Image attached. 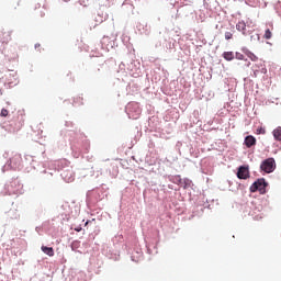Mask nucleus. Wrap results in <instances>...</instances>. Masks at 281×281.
I'll return each mask as SVG.
<instances>
[{
	"label": "nucleus",
	"instance_id": "nucleus-5",
	"mask_svg": "<svg viewBox=\"0 0 281 281\" xmlns=\"http://www.w3.org/2000/svg\"><path fill=\"white\" fill-rule=\"evenodd\" d=\"M236 30L237 32H241L244 36H247V24L245 23V21H239L236 24Z\"/></svg>",
	"mask_w": 281,
	"mask_h": 281
},
{
	"label": "nucleus",
	"instance_id": "nucleus-17",
	"mask_svg": "<svg viewBox=\"0 0 281 281\" xmlns=\"http://www.w3.org/2000/svg\"><path fill=\"white\" fill-rule=\"evenodd\" d=\"M21 128H23V123L19 122L14 128H13V133H15V131H21Z\"/></svg>",
	"mask_w": 281,
	"mask_h": 281
},
{
	"label": "nucleus",
	"instance_id": "nucleus-9",
	"mask_svg": "<svg viewBox=\"0 0 281 281\" xmlns=\"http://www.w3.org/2000/svg\"><path fill=\"white\" fill-rule=\"evenodd\" d=\"M272 135L277 142H281V126L273 130Z\"/></svg>",
	"mask_w": 281,
	"mask_h": 281
},
{
	"label": "nucleus",
	"instance_id": "nucleus-21",
	"mask_svg": "<svg viewBox=\"0 0 281 281\" xmlns=\"http://www.w3.org/2000/svg\"><path fill=\"white\" fill-rule=\"evenodd\" d=\"M82 231V228H76V232H81Z\"/></svg>",
	"mask_w": 281,
	"mask_h": 281
},
{
	"label": "nucleus",
	"instance_id": "nucleus-18",
	"mask_svg": "<svg viewBox=\"0 0 281 281\" xmlns=\"http://www.w3.org/2000/svg\"><path fill=\"white\" fill-rule=\"evenodd\" d=\"M71 247L72 249H78V247H80V240L72 241Z\"/></svg>",
	"mask_w": 281,
	"mask_h": 281
},
{
	"label": "nucleus",
	"instance_id": "nucleus-15",
	"mask_svg": "<svg viewBox=\"0 0 281 281\" xmlns=\"http://www.w3.org/2000/svg\"><path fill=\"white\" fill-rule=\"evenodd\" d=\"M10 115V111L8 109H2L0 112V117H8Z\"/></svg>",
	"mask_w": 281,
	"mask_h": 281
},
{
	"label": "nucleus",
	"instance_id": "nucleus-22",
	"mask_svg": "<svg viewBox=\"0 0 281 281\" xmlns=\"http://www.w3.org/2000/svg\"><path fill=\"white\" fill-rule=\"evenodd\" d=\"M41 16H45V12L41 13Z\"/></svg>",
	"mask_w": 281,
	"mask_h": 281
},
{
	"label": "nucleus",
	"instance_id": "nucleus-2",
	"mask_svg": "<svg viewBox=\"0 0 281 281\" xmlns=\"http://www.w3.org/2000/svg\"><path fill=\"white\" fill-rule=\"evenodd\" d=\"M9 166L12 170H19L23 166V157L21 154L13 155L9 160Z\"/></svg>",
	"mask_w": 281,
	"mask_h": 281
},
{
	"label": "nucleus",
	"instance_id": "nucleus-16",
	"mask_svg": "<svg viewBox=\"0 0 281 281\" xmlns=\"http://www.w3.org/2000/svg\"><path fill=\"white\" fill-rule=\"evenodd\" d=\"M235 58H236L237 60H245V55H243V53H236V54H235Z\"/></svg>",
	"mask_w": 281,
	"mask_h": 281
},
{
	"label": "nucleus",
	"instance_id": "nucleus-24",
	"mask_svg": "<svg viewBox=\"0 0 281 281\" xmlns=\"http://www.w3.org/2000/svg\"><path fill=\"white\" fill-rule=\"evenodd\" d=\"M64 1H69V0H64Z\"/></svg>",
	"mask_w": 281,
	"mask_h": 281
},
{
	"label": "nucleus",
	"instance_id": "nucleus-19",
	"mask_svg": "<svg viewBox=\"0 0 281 281\" xmlns=\"http://www.w3.org/2000/svg\"><path fill=\"white\" fill-rule=\"evenodd\" d=\"M258 135H265L267 133L263 127L257 130Z\"/></svg>",
	"mask_w": 281,
	"mask_h": 281
},
{
	"label": "nucleus",
	"instance_id": "nucleus-13",
	"mask_svg": "<svg viewBox=\"0 0 281 281\" xmlns=\"http://www.w3.org/2000/svg\"><path fill=\"white\" fill-rule=\"evenodd\" d=\"M271 36H273V33H271V30L267 29L263 38H266V41H269L271 40Z\"/></svg>",
	"mask_w": 281,
	"mask_h": 281
},
{
	"label": "nucleus",
	"instance_id": "nucleus-7",
	"mask_svg": "<svg viewBox=\"0 0 281 281\" xmlns=\"http://www.w3.org/2000/svg\"><path fill=\"white\" fill-rule=\"evenodd\" d=\"M245 146L247 148H251V146H256V137L249 135L245 138Z\"/></svg>",
	"mask_w": 281,
	"mask_h": 281
},
{
	"label": "nucleus",
	"instance_id": "nucleus-14",
	"mask_svg": "<svg viewBox=\"0 0 281 281\" xmlns=\"http://www.w3.org/2000/svg\"><path fill=\"white\" fill-rule=\"evenodd\" d=\"M248 58H250V60H252V63H256L258 60V56H256V54L248 52L247 53Z\"/></svg>",
	"mask_w": 281,
	"mask_h": 281
},
{
	"label": "nucleus",
	"instance_id": "nucleus-6",
	"mask_svg": "<svg viewBox=\"0 0 281 281\" xmlns=\"http://www.w3.org/2000/svg\"><path fill=\"white\" fill-rule=\"evenodd\" d=\"M10 41H12V33L10 31L2 32L1 43H4L5 45H8V43H10Z\"/></svg>",
	"mask_w": 281,
	"mask_h": 281
},
{
	"label": "nucleus",
	"instance_id": "nucleus-1",
	"mask_svg": "<svg viewBox=\"0 0 281 281\" xmlns=\"http://www.w3.org/2000/svg\"><path fill=\"white\" fill-rule=\"evenodd\" d=\"M260 170H262V172H266L267 175L273 172V170H276V159L268 158L263 160L260 165Z\"/></svg>",
	"mask_w": 281,
	"mask_h": 281
},
{
	"label": "nucleus",
	"instance_id": "nucleus-8",
	"mask_svg": "<svg viewBox=\"0 0 281 281\" xmlns=\"http://www.w3.org/2000/svg\"><path fill=\"white\" fill-rule=\"evenodd\" d=\"M41 249H42L43 254H45L46 256H49V258H53V256H54L53 247L42 246Z\"/></svg>",
	"mask_w": 281,
	"mask_h": 281
},
{
	"label": "nucleus",
	"instance_id": "nucleus-12",
	"mask_svg": "<svg viewBox=\"0 0 281 281\" xmlns=\"http://www.w3.org/2000/svg\"><path fill=\"white\" fill-rule=\"evenodd\" d=\"M224 36L226 41H232L234 38V29L232 31H226Z\"/></svg>",
	"mask_w": 281,
	"mask_h": 281
},
{
	"label": "nucleus",
	"instance_id": "nucleus-11",
	"mask_svg": "<svg viewBox=\"0 0 281 281\" xmlns=\"http://www.w3.org/2000/svg\"><path fill=\"white\" fill-rule=\"evenodd\" d=\"M61 177H63V179H65V181H67L68 183H71V181H74V176L70 173V176L68 177V176H67V171H64V172L61 173Z\"/></svg>",
	"mask_w": 281,
	"mask_h": 281
},
{
	"label": "nucleus",
	"instance_id": "nucleus-10",
	"mask_svg": "<svg viewBox=\"0 0 281 281\" xmlns=\"http://www.w3.org/2000/svg\"><path fill=\"white\" fill-rule=\"evenodd\" d=\"M223 58L228 61L234 60L235 58L234 52H224Z\"/></svg>",
	"mask_w": 281,
	"mask_h": 281
},
{
	"label": "nucleus",
	"instance_id": "nucleus-4",
	"mask_svg": "<svg viewBox=\"0 0 281 281\" xmlns=\"http://www.w3.org/2000/svg\"><path fill=\"white\" fill-rule=\"evenodd\" d=\"M238 179H249V168L241 166L237 171Z\"/></svg>",
	"mask_w": 281,
	"mask_h": 281
},
{
	"label": "nucleus",
	"instance_id": "nucleus-20",
	"mask_svg": "<svg viewBox=\"0 0 281 281\" xmlns=\"http://www.w3.org/2000/svg\"><path fill=\"white\" fill-rule=\"evenodd\" d=\"M10 78H14V75L13 74H9Z\"/></svg>",
	"mask_w": 281,
	"mask_h": 281
},
{
	"label": "nucleus",
	"instance_id": "nucleus-23",
	"mask_svg": "<svg viewBox=\"0 0 281 281\" xmlns=\"http://www.w3.org/2000/svg\"><path fill=\"white\" fill-rule=\"evenodd\" d=\"M37 8H41V4H37Z\"/></svg>",
	"mask_w": 281,
	"mask_h": 281
},
{
	"label": "nucleus",
	"instance_id": "nucleus-3",
	"mask_svg": "<svg viewBox=\"0 0 281 281\" xmlns=\"http://www.w3.org/2000/svg\"><path fill=\"white\" fill-rule=\"evenodd\" d=\"M267 188V182L265 179H258L255 181L250 187V192H265V189Z\"/></svg>",
	"mask_w": 281,
	"mask_h": 281
}]
</instances>
